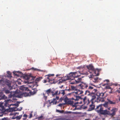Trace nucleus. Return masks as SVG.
<instances>
[{"mask_svg": "<svg viewBox=\"0 0 120 120\" xmlns=\"http://www.w3.org/2000/svg\"><path fill=\"white\" fill-rule=\"evenodd\" d=\"M20 89L22 91H29V93L26 92L23 93H19V94H18L17 93V92H15V93L13 94H12L11 93V96L17 97L19 98H22L23 96L26 97L30 96L34 94V93H33L27 87L22 86L20 87Z\"/></svg>", "mask_w": 120, "mask_h": 120, "instance_id": "f257e3e1", "label": "nucleus"}, {"mask_svg": "<svg viewBox=\"0 0 120 120\" xmlns=\"http://www.w3.org/2000/svg\"><path fill=\"white\" fill-rule=\"evenodd\" d=\"M85 73H80V71H78L75 72H70L68 75L67 76V78L64 79H60L59 80V83H62L63 81H65L67 80L71 79L73 80L75 78L79 77L81 75V74H84Z\"/></svg>", "mask_w": 120, "mask_h": 120, "instance_id": "f03ea898", "label": "nucleus"}, {"mask_svg": "<svg viewBox=\"0 0 120 120\" xmlns=\"http://www.w3.org/2000/svg\"><path fill=\"white\" fill-rule=\"evenodd\" d=\"M80 89L84 90H85V94L89 95L90 93V91L94 89V87L91 86L89 85L88 84L84 83H82L79 85Z\"/></svg>", "mask_w": 120, "mask_h": 120, "instance_id": "7ed1b4c3", "label": "nucleus"}, {"mask_svg": "<svg viewBox=\"0 0 120 120\" xmlns=\"http://www.w3.org/2000/svg\"><path fill=\"white\" fill-rule=\"evenodd\" d=\"M83 91L77 89L76 92H72L71 93L69 94H71L72 96H74V98H72L71 99L75 101H77L81 98L78 95L82 94Z\"/></svg>", "mask_w": 120, "mask_h": 120, "instance_id": "20e7f679", "label": "nucleus"}, {"mask_svg": "<svg viewBox=\"0 0 120 120\" xmlns=\"http://www.w3.org/2000/svg\"><path fill=\"white\" fill-rule=\"evenodd\" d=\"M95 110L96 111L100 114L106 115L107 110L106 109L104 110L101 105H99L97 106L96 108L95 109Z\"/></svg>", "mask_w": 120, "mask_h": 120, "instance_id": "39448f33", "label": "nucleus"}, {"mask_svg": "<svg viewBox=\"0 0 120 120\" xmlns=\"http://www.w3.org/2000/svg\"><path fill=\"white\" fill-rule=\"evenodd\" d=\"M11 100H8L6 101H5L4 102V105L5 108L8 107V109H10V111H15V108L14 107L10 108V107L13 104H11L10 103L11 102Z\"/></svg>", "mask_w": 120, "mask_h": 120, "instance_id": "423d86ee", "label": "nucleus"}, {"mask_svg": "<svg viewBox=\"0 0 120 120\" xmlns=\"http://www.w3.org/2000/svg\"><path fill=\"white\" fill-rule=\"evenodd\" d=\"M117 109L116 108H113L111 110L110 112L107 110L106 115H108L111 117H113L115 115L116 112L117 111Z\"/></svg>", "mask_w": 120, "mask_h": 120, "instance_id": "0eeeda50", "label": "nucleus"}, {"mask_svg": "<svg viewBox=\"0 0 120 120\" xmlns=\"http://www.w3.org/2000/svg\"><path fill=\"white\" fill-rule=\"evenodd\" d=\"M65 103L66 104H68L70 105H72L73 107H76L77 106V104H78V102H74V101H71L70 100L67 101L65 100Z\"/></svg>", "mask_w": 120, "mask_h": 120, "instance_id": "6e6552de", "label": "nucleus"}, {"mask_svg": "<svg viewBox=\"0 0 120 120\" xmlns=\"http://www.w3.org/2000/svg\"><path fill=\"white\" fill-rule=\"evenodd\" d=\"M5 84L7 86L10 88V90H11L12 89V87L11 86V81L8 80H6L4 81Z\"/></svg>", "mask_w": 120, "mask_h": 120, "instance_id": "1a4fd4ad", "label": "nucleus"}, {"mask_svg": "<svg viewBox=\"0 0 120 120\" xmlns=\"http://www.w3.org/2000/svg\"><path fill=\"white\" fill-rule=\"evenodd\" d=\"M80 99L82 100L84 104L85 105L86 104L87 105L90 103V101L89 99L86 96L84 98H81V99Z\"/></svg>", "mask_w": 120, "mask_h": 120, "instance_id": "9d476101", "label": "nucleus"}, {"mask_svg": "<svg viewBox=\"0 0 120 120\" xmlns=\"http://www.w3.org/2000/svg\"><path fill=\"white\" fill-rule=\"evenodd\" d=\"M87 67L89 70L92 71L94 72L95 74L96 71H95L94 67L92 65L90 64L89 65L87 66Z\"/></svg>", "mask_w": 120, "mask_h": 120, "instance_id": "9b49d317", "label": "nucleus"}, {"mask_svg": "<svg viewBox=\"0 0 120 120\" xmlns=\"http://www.w3.org/2000/svg\"><path fill=\"white\" fill-rule=\"evenodd\" d=\"M13 73L17 77H20L23 74L22 73L19 71L17 72L13 71Z\"/></svg>", "mask_w": 120, "mask_h": 120, "instance_id": "f8f14e48", "label": "nucleus"}, {"mask_svg": "<svg viewBox=\"0 0 120 120\" xmlns=\"http://www.w3.org/2000/svg\"><path fill=\"white\" fill-rule=\"evenodd\" d=\"M54 74H49L47 75H46L45 76L46 77L45 79L48 80V82H49L50 81H52V79H50L49 78V77L52 76L54 75Z\"/></svg>", "mask_w": 120, "mask_h": 120, "instance_id": "ddd939ff", "label": "nucleus"}, {"mask_svg": "<svg viewBox=\"0 0 120 120\" xmlns=\"http://www.w3.org/2000/svg\"><path fill=\"white\" fill-rule=\"evenodd\" d=\"M107 100L109 104L113 105H114L116 104V101L115 100L112 101L109 99H107Z\"/></svg>", "mask_w": 120, "mask_h": 120, "instance_id": "4468645a", "label": "nucleus"}, {"mask_svg": "<svg viewBox=\"0 0 120 120\" xmlns=\"http://www.w3.org/2000/svg\"><path fill=\"white\" fill-rule=\"evenodd\" d=\"M105 93H98L97 94V95L98 96V97L97 98V99H98V98H104L105 97H104V94Z\"/></svg>", "mask_w": 120, "mask_h": 120, "instance_id": "2eb2a0df", "label": "nucleus"}, {"mask_svg": "<svg viewBox=\"0 0 120 120\" xmlns=\"http://www.w3.org/2000/svg\"><path fill=\"white\" fill-rule=\"evenodd\" d=\"M92 103V104L90 105V107L88 110V111H91L94 110V109L95 106Z\"/></svg>", "mask_w": 120, "mask_h": 120, "instance_id": "dca6fc26", "label": "nucleus"}, {"mask_svg": "<svg viewBox=\"0 0 120 120\" xmlns=\"http://www.w3.org/2000/svg\"><path fill=\"white\" fill-rule=\"evenodd\" d=\"M4 91L5 93L6 94H9L10 93V94H11V93L12 94H14L15 93V91L14 92H10L9 90H7V89H4ZM15 92H16V91H15ZM11 94H10V97H11Z\"/></svg>", "mask_w": 120, "mask_h": 120, "instance_id": "f3484780", "label": "nucleus"}, {"mask_svg": "<svg viewBox=\"0 0 120 120\" xmlns=\"http://www.w3.org/2000/svg\"><path fill=\"white\" fill-rule=\"evenodd\" d=\"M7 109H8L7 108L6 109V108L4 107H2V108H0V113H2L4 112Z\"/></svg>", "mask_w": 120, "mask_h": 120, "instance_id": "a211bd4d", "label": "nucleus"}, {"mask_svg": "<svg viewBox=\"0 0 120 120\" xmlns=\"http://www.w3.org/2000/svg\"><path fill=\"white\" fill-rule=\"evenodd\" d=\"M32 69H33L34 70L36 71H40L42 72H44L45 71V70H41L39 69H38L36 68H32Z\"/></svg>", "mask_w": 120, "mask_h": 120, "instance_id": "6ab92c4d", "label": "nucleus"}, {"mask_svg": "<svg viewBox=\"0 0 120 120\" xmlns=\"http://www.w3.org/2000/svg\"><path fill=\"white\" fill-rule=\"evenodd\" d=\"M65 90H60L58 94H61L63 95H64L65 94Z\"/></svg>", "mask_w": 120, "mask_h": 120, "instance_id": "aec40b11", "label": "nucleus"}, {"mask_svg": "<svg viewBox=\"0 0 120 120\" xmlns=\"http://www.w3.org/2000/svg\"><path fill=\"white\" fill-rule=\"evenodd\" d=\"M70 87L71 90H75L76 91L77 89L76 87L73 86H71Z\"/></svg>", "mask_w": 120, "mask_h": 120, "instance_id": "412c9836", "label": "nucleus"}, {"mask_svg": "<svg viewBox=\"0 0 120 120\" xmlns=\"http://www.w3.org/2000/svg\"><path fill=\"white\" fill-rule=\"evenodd\" d=\"M75 82H76V83H78L81 82L82 80V79L80 78H78L77 79H75Z\"/></svg>", "mask_w": 120, "mask_h": 120, "instance_id": "4be33fe9", "label": "nucleus"}, {"mask_svg": "<svg viewBox=\"0 0 120 120\" xmlns=\"http://www.w3.org/2000/svg\"><path fill=\"white\" fill-rule=\"evenodd\" d=\"M109 104L108 101L105 102L104 104H101L102 105V107L103 106L105 108H107L108 107V104Z\"/></svg>", "mask_w": 120, "mask_h": 120, "instance_id": "5701e85b", "label": "nucleus"}, {"mask_svg": "<svg viewBox=\"0 0 120 120\" xmlns=\"http://www.w3.org/2000/svg\"><path fill=\"white\" fill-rule=\"evenodd\" d=\"M75 83H76V82H75V79H73V80H71L70 82V84H73Z\"/></svg>", "mask_w": 120, "mask_h": 120, "instance_id": "b1692460", "label": "nucleus"}, {"mask_svg": "<svg viewBox=\"0 0 120 120\" xmlns=\"http://www.w3.org/2000/svg\"><path fill=\"white\" fill-rule=\"evenodd\" d=\"M7 73L8 75H7V76L8 77H10L11 78L12 77V76H11V72L10 71H8L7 72Z\"/></svg>", "mask_w": 120, "mask_h": 120, "instance_id": "393cba45", "label": "nucleus"}, {"mask_svg": "<svg viewBox=\"0 0 120 120\" xmlns=\"http://www.w3.org/2000/svg\"><path fill=\"white\" fill-rule=\"evenodd\" d=\"M43 79L42 77H39L36 78L35 80L36 81L39 82Z\"/></svg>", "mask_w": 120, "mask_h": 120, "instance_id": "a878e982", "label": "nucleus"}, {"mask_svg": "<svg viewBox=\"0 0 120 120\" xmlns=\"http://www.w3.org/2000/svg\"><path fill=\"white\" fill-rule=\"evenodd\" d=\"M105 97L102 98H98V99H97L98 100H99L100 101H101V102L104 101H105Z\"/></svg>", "mask_w": 120, "mask_h": 120, "instance_id": "bb28decb", "label": "nucleus"}, {"mask_svg": "<svg viewBox=\"0 0 120 120\" xmlns=\"http://www.w3.org/2000/svg\"><path fill=\"white\" fill-rule=\"evenodd\" d=\"M50 100H49V102L50 103H55V104H56V99L55 98H53V101H51V102H50Z\"/></svg>", "mask_w": 120, "mask_h": 120, "instance_id": "cd10ccee", "label": "nucleus"}, {"mask_svg": "<svg viewBox=\"0 0 120 120\" xmlns=\"http://www.w3.org/2000/svg\"><path fill=\"white\" fill-rule=\"evenodd\" d=\"M7 98V97L5 95H4L2 96L0 98V100L4 99Z\"/></svg>", "mask_w": 120, "mask_h": 120, "instance_id": "c85d7f7f", "label": "nucleus"}, {"mask_svg": "<svg viewBox=\"0 0 120 120\" xmlns=\"http://www.w3.org/2000/svg\"><path fill=\"white\" fill-rule=\"evenodd\" d=\"M96 98V97L94 95L92 96V98L91 100V102L92 103H93V100Z\"/></svg>", "mask_w": 120, "mask_h": 120, "instance_id": "c756f323", "label": "nucleus"}, {"mask_svg": "<svg viewBox=\"0 0 120 120\" xmlns=\"http://www.w3.org/2000/svg\"><path fill=\"white\" fill-rule=\"evenodd\" d=\"M4 103L3 102H0V107L1 108H2V107H5L4 105Z\"/></svg>", "mask_w": 120, "mask_h": 120, "instance_id": "7c9ffc66", "label": "nucleus"}, {"mask_svg": "<svg viewBox=\"0 0 120 120\" xmlns=\"http://www.w3.org/2000/svg\"><path fill=\"white\" fill-rule=\"evenodd\" d=\"M58 92V91H56L55 93H54V94H52V96H54V97L55 96H56L57 95V94Z\"/></svg>", "mask_w": 120, "mask_h": 120, "instance_id": "2f4dec72", "label": "nucleus"}, {"mask_svg": "<svg viewBox=\"0 0 120 120\" xmlns=\"http://www.w3.org/2000/svg\"><path fill=\"white\" fill-rule=\"evenodd\" d=\"M27 116L26 115L24 114L23 116V117L24 118H23V120H26L27 118Z\"/></svg>", "mask_w": 120, "mask_h": 120, "instance_id": "473e14b6", "label": "nucleus"}, {"mask_svg": "<svg viewBox=\"0 0 120 120\" xmlns=\"http://www.w3.org/2000/svg\"><path fill=\"white\" fill-rule=\"evenodd\" d=\"M51 92V89H49L47 90L46 91V93L48 94L50 92Z\"/></svg>", "mask_w": 120, "mask_h": 120, "instance_id": "72a5a7b5", "label": "nucleus"}, {"mask_svg": "<svg viewBox=\"0 0 120 120\" xmlns=\"http://www.w3.org/2000/svg\"><path fill=\"white\" fill-rule=\"evenodd\" d=\"M22 116V115H20L19 116H17L16 117V118L19 120L20 119Z\"/></svg>", "mask_w": 120, "mask_h": 120, "instance_id": "f704fd0d", "label": "nucleus"}, {"mask_svg": "<svg viewBox=\"0 0 120 120\" xmlns=\"http://www.w3.org/2000/svg\"><path fill=\"white\" fill-rule=\"evenodd\" d=\"M105 88L106 89H111L112 88L111 87H110L109 86V85H107L106 86H105Z\"/></svg>", "mask_w": 120, "mask_h": 120, "instance_id": "c9c22d12", "label": "nucleus"}, {"mask_svg": "<svg viewBox=\"0 0 120 120\" xmlns=\"http://www.w3.org/2000/svg\"><path fill=\"white\" fill-rule=\"evenodd\" d=\"M43 95H44V98L45 99V100H46L47 99V96H45V94L44 93L43 94Z\"/></svg>", "mask_w": 120, "mask_h": 120, "instance_id": "e433bc0d", "label": "nucleus"}, {"mask_svg": "<svg viewBox=\"0 0 120 120\" xmlns=\"http://www.w3.org/2000/svg\"><path fill=\"white\" fill-rule=\"evenodd\" d=\"M47 82H48V80H46L45 79L43 80V82L44 83H46Z\"/></svg>", "mask_w": 120, "mask_h": 120, "instance_id": "4c0bfd02", "label": "nucleus"}, {"mask_svg": "<svg viewBox=\"0 0 120 120\" xmlns=\"http://www.w3.org/2000/svg\"><path fill=\"white\" fill-rule=\"evenodd\" d=\"M105 81H106L107 82V83H108L109 82V80L107 79L105 80L104 81V82H105Z\"/></svg>", "mask_w": 120, "mask_h": 120, "instance_id": "58836bf2", "label": "nucleus"}, {"mask_svg": "<svg viewBox=\"0 0 120 120\" xmlns=\"http://www.w3.org/2000/svg\"><path fill=\"white\" fill-rule=\"evenodd\" d=\"M43 117V116H40L38 117V119H41Z\"/></svg>", "mask_w": 120, "mask_h": 120, "instance_id": "ea45409f", "label": "nucleus"}, {"mask_svg": "<svg viewBox=\"0 0 120 120\" xmlns=\"http://www.w3.org/2000/svg\"><path fill=\"white\" fill-rule=\"evenodd\" d=\"M63 105V104H60L58 105V106L60 107H62Z\"/></svg>", "mask_w": 120, "mask_h": 120, "instance_id": "a19ab883", "label": "nucleus"}, {"mask_svg": "<svg viewBox=\"0 0 120 120\" xmlns=\"http://www.w3.org/2000/svg\"><path fill=\"white\" fill-rule=\"evenodd\" d=\"M64 111L63 110H60L59 112L60 113H63L64 112Z\"/></svg>", "mask_w": 120, "mask_h": 120, "instance_id": "79ce46f5", "label": "nucleus"}, {"mask_svg": "<svg viewBox=\"0 0 120 120\" xmlns=\"http://www.w3.org/2000/svg\"><path fill=\"white\" fill-rule=\"evenodd\" d=\"M32 115L31 113H30V116L29 118H30L32 117Z\"/></svg>", "mask_w": 120, "mask_h": 120, "instance_id": "37998d69", "label": "nucleus"}, {"mask_svg": "<svg viewBox=\"0 0 120 120\" xmlns=\"http://www.w3.org/2000/svg\"><path fill=\"white\" fill-rule=\"evenodd\" d=\"M55 98L56 99L58 100L59 99V97L58 96H56V98Z\"/></svg>", "mask_w": 120, "mask_h": 120, "instance_id": "c03bdc74", "label": "nucleus"}, {"mask_svg": "<svg viewBox=\"0 0 120 120\" xmlns=\"http://www.w3.org/2000/svg\"><path fill=\"white\" fill-rule=\"evenodd\" d=\"M22 109V108H21L20 109H17V110H19V111H21ZM15 111L16 110H15Z\"/></svg>", "mask_w": 120, "mask_h": 120, "instance_id": "a18cd8bd", "label": "nucleus"}, {"mask_svg": "<svg viewBox=\"0 0 120 120\" xmlns=\"http://www.w3.org/2000/svg\"><path fill=\"white\" fill-rule=\"evenodd\" d=\"M93 91H94V92H95L97 91V90L96 89H94L93 90Z\"/></svg>", "mask_w": 120, "mask_h": 120, "instance_id": "49530a36", "label": "nucleus"}, {"mask_svg": "<svg viewBox=\"0 0 120 120\" xmlns=\"http://www.w3.org/2000/svg\"><path fill=\"white\" fill-rule=\"evenodd\" d=\"M7 120L5 118H2L1 120Z\"/></svg>", "mask_w": 120, "mask_h": 120, "instance_id": "de8ad7c7", "label": "nucleus"}, {"mask_svg": "<svg viewBox=\"0 0 120 120\" xmlns=\"http://www.w3.org/2000/svg\"><path fill=\"white\" fill-rule=\"evenodd\" d=\"M65 90H67L68 91H70L71 90V89H68V90L66 89Z\"/></svg>", "mask_w": 120, "mask_h": 120, "instance_id": "09e8293b", "label": "nucleus"}, {"mask_svg": "<svg viewBox=\"0 0 120 120\" xmlns=\"http://www.w3.org/2000/svg\"><path fill=\"white\" fill-rule=\"evenodd\" d=\"M4 82V81L3 80H0V82L1 83H2V82Z\"/></svg>", "mask_w": 120, "mask_h": 120, "instance_id": "8fccbe9b", "label": "nucleus"}, {"mask_svg": "<svg viewBox=\"0 0 120 120\" xmlns=\"http://www.w3.org/2000/svg\"><path fill=\"white\" fill-rule=\"evenodd\" d=\"M50 92L52 94H52H54V92L53 91H51Z\"/></svg>", "mask_w": 120, "mask_h": 120, "instance_id": "3c124183", "label": "nucleus"}, {"mask_svg": "<svg viewBox=\"0 0 120 120\" xmlns=\"http://www.w3.org/2000/svg\"><path fill=\"white\" fill-rule=\"evenodd\" d=\"M94 79L95 81H97L98 80V78H95Z\"/></svg>", "mask_w": 120, "mask_h": 120, "instance_id": "603ef678", "label": "nucleus"}, {"mask_svg": "<svg viewBox=\"0 0 120 120\" xmlns=\"http://www.w3.org/2000/svg\"><path fill=\"white\" fill-rule=\"evenodd\" d=\"M60 110H57H57H56V112H60Z\"/></svg>", "mask_w": 120, "mask_h": 120, "instance_id": "864d4df0", "label": "nucleus"}, {"mask_svg": "<svg viewBox=\"0 0 120 120\" xmlns=\"http://www.w3.org/2000/svg\"><path fill=\"white\" fill-rule=\"evenodd\" d=\"M60 75H59V74H57L56 75V76L57 77H58V76H60Z\"/></svg>", "mask_w": 120, "mask_h": 120, "instance_id": "5fc2aeb1", "label": "nucleus"}, {"mask_svg": "<svg viewBox=\"0 0 120 120\" xmlns=\"http://www.w3.org/2000/svg\"><path fill=\"white\" fill-rule=\"evenodd\" d=\"M78 102V103H79L80 104H81L82 103V101H80V102Z\"/></svg>", "mask_w": 120, "mask_h": 120, "instance_id": "6e6d98bb", "label": "nucleus"}, {"mask_svg": "<svg viewBox=\"0 0 120 120\" xmlns=\"http://www.w3.org/2000/svg\"><path fill=\"white\" fill-rule=\"evenodd\" d=\"M93 75H91V77H90V78H92L93 77Z\"/></svg>", "mask_w": 120, "mask_h": 120, "instance_id": "4d7b16f0", "label": "nucleus"}, {"mask_svg": "<svg viewBox=\"0 0 120 120\" xmlns=\"http://www.w3.org/2000/svg\"><path fill=\"white\" fill-rule=\"evenodd\" d=\"M61 119L62 120H66L65 119Z\"/></svg>", "mask_w": 120, "mask_h": 120, "instance_id": "13d9d810", "label": "nucleus"}, {"mask_svg": "<svg viewBox=\"0 0 120 120\" xmlns=\"http://www.w3.org/2000/svg\"><path fill=\"white\" fill-rule=\"evenodd\" d=\"M87 108V107L86 106L84 108V109H86V108Z\"/></svg>", "mask_w": 120, "mask_h": 120, "instance_id": "bf43d9fd", "label": "nucleus"}, {"mask_svg": "<svg viewBox=\"0 0 120 120\" xmlns=\"http://www.w3.org/2000/svg\"><path fill=\"white\" fill-rule=\"evenodd\" d=\"M85 120H90L89 119H85Z\"/></svg>", "mask_w": 120, "mask_h": 120, "instance_id": "052dcab7", "label": "nucleus"}, {"mask_svg": "<svg viewBox=\"0 0 120 120\" xmlns=\"http://www.w3.org/2000/svg\"><path fill=\"white\" fill-rule=\"evenodd\" d=\"M27 80H29V78H28V77H27Z\"/></svg>", "mask_w": 120, "mask_h": 120, "instance_id": "680f3d73", "label": "nucleus"}, {"mask_svg": "<svg viewBox=\"0 0 120 120\" xmlns=\"http://www.w3.org/2000/svg\"><path fill=\"white\" fill-rule=\"evenodd\" d=\"M119 92L120 93V88H119Z\"/></svg>", "mask_w": 120, "mask_h": 120, "instance_id": "e2e57ef3", "label": "nucleus"}, {"mask_svg": "<svg viewBox=\"0 0 120 120\" xmlns=\"http://www.w3.org/2000/svg\"><path fill=\"white\" fill-rule=\"evenodd\" d=\"M119 100L120 101V97L119 98Z\"/></svg>", "mask_w": 120, "mask_h": 120, "instance_id": "0e129e2a", "label": "nucleus"}, {"mask_svg": "<svg viewBox=\"0 0 120 120\" xmlns=\"http://www.w3.org/2000/svg\"><path fill=\"white\" fill-rule=\"evenodd\" d=\"M63 86H61V87H60V88H62L63 87Z\"/></svg>", "mask_w": 120, "mask_h": 120, "instance_id": "69168bd1", "label": "nucleus"}, {"mask_svg": "<svg viewBox=\"0 0 120 120\" xmlns=\"http://www.w3.org/2000/svg\"><path fill=\"white\" fill-rule=\"evenodd\" d=\"M17 113H16V114H15V115H16ZM17 113L18 114H18L19 113Z\"/></svg>", "mask_w": 120, "mask_h": 120, "instance_id": "338daca9", "label": "nucleus"}, {"mask_svg": "<svg viewBox=\"0 0 120 120\" xmlns=\"http://www.w3.org/2000/svg\"><path fill=\"white\" fill-rule=\"evenodd\" d=\"M110 108H108V109L109 110L110 109Z\"/></svg>", "mask_w": 120, "mask_h": 120, "instance_id": "774afa93", "label": "nucleus"}]
</instances>
